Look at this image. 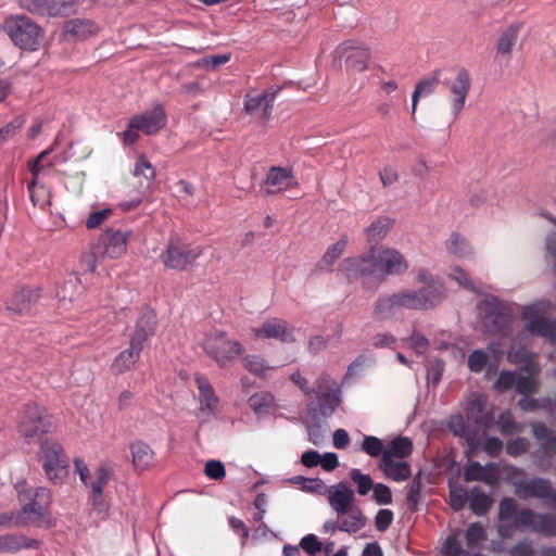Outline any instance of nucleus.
Segmentation results:
<instances>
[{"label":"nucleus","mask_w":556,"mask_h":556,"mask_svg":"<svg viewBox=\"0 0 556 556\" xmlns=\"http://www.w3.org/2000/svg\"><path fill=\"white\" fill-rule=\"evenodd\" d=\"M501 430L505 433H513L519 430V427L513 424L509 414H503L498 420Z\"/></svg>","instance_id":"64"},{"label":"nucleus","mask_w":556,"mask_h":556,"mask_svg":"<svg viewBox=\"0 0 556 556\" xmlns=\"http://www.w3.org/2000/svg\"><path fill=\"white\" fill-rule=\"evenodd\" d=\"M147 323L142 327L143 318L138 323V330L131 339L129 346L122 351L112 363V370L116 374H123L134 367L142 350L143 341L154 331L155 318L153 314H148Z\"/></svg>","instance_id":"8"},{"label":"nucleus","mask_w":556,"mask_h":556,"mask_svg":"<svg viewBox=\"0 0 556 556\" xmlns=\"http://www.w3.org/2000/svg\"><path fill=\"white\" fill-rule=\"evenodd\" d=\"M484 540V532L480 525H471L466 532V541L469 546H476Z\"/></svg>","instance_id":"49"},{"label":"nucleus","mask_w":556,"mask_h":556,"mask_svg":"<svg viewBox=\"0 0 556 556\" xmlns=\"http://www.w3.org/2000/svg\"><path fill=\"white\" fill-rule=\"evenodd\" d=\"M341 269L349 277L369 278L380 276L402 275L408 269L405 256L394 248L381 245L371 248L367 253L348 257L341 264Z\"/></svg>","instance_id":"1"},{"label":"nucleus","mask_w":556,"mask_h":556,"mask_svg":"<svg viewBox=\"0 0 556 556\" xmlns=\"http://www.w3.org/2000/svg\"><path fill=\"white\" fill-rule=\"evenodd\" d=\"M300 546L309 555H314L321 551L323 545L316 535L308 534L301 540Z\"/></svg>","instance_id":"51"},{"label":"nucleus","mask_w":556,"mask_h":556,"mask_svg":"<svg viewBox=\"0 0 556 556\" xmlns=\"http://www.w3.org/2000/svg\"><path fill=\"white\" fill-rule=\"evenodd\" d=\"M533 370L534 367L531 365L528 368V375L520 377H517L515 374L509 371L502 372L496 382V389L506 390L515 388L517 391L521 393L532 392L535 388V380L532 376Z\"/></svg>","instance_id":"19"},{"label":"nucleus","mask_w":556,"mask_h":556,"mask_svg":"<svg viewBox=\"0 0 556 556\" xmlns=\"http://www.w3.org/2000/svg\"><path fill=\"white\" fill-rule=\"evenodd\" d=\"M197 386L201 409H213L217 403V399L210 383L203 378H198Z\"/></svg>","instance_id":"34"},{"label":"nucleus","mask_w":556,"mask_h":556,"mask_svg":"<svg viewBox=\"0 0 556 556\" xmlns=\"http://www.w3.org/2000/svg\"><path fill=\"white\" fill-rule=\"evenodd\" d=\"M243 366L253 375L260 377H266L269 372L274 370L273 366H269L265 359L255 356L248 355L243 358Z\"/></svg>","instance_id":"35"},{"label":"nucleus","mask_w":556,"mask_h":556,"mask_svg":"<svg viewBox=\"0 0 556 556\" xmlns=\"http://www.w3.org/2000/svg\"><path fill=\"white\" fill-rule=\"evenodd\" d=\"M253 337L256 340L266 341L278 337V324L276 319L267 320L252 329Z\"/></svg>","instance_id":"37"},{"label":"nucleus","mask_w":556,"mask_h":556,"mask_svg":"<svg viewBox=\"0 0 556 556\" xmlns=\"http://www.w3.org/2000/svg\"><path fill=\"white\" fill-rule=\"evenodd\" d=\"M437 303L434 291L430 288L420 290H401L391 295L382 298L376 305V313L382 317L401 309H420L432 306Z\"/></svg>","instance_id":"4"},{"label":"nucleus","mask_w":556,"mask_h":556,"mask_svg":"<svg viewBox=\"0 0 556 556\" xmlns=\"http://www.w3.org/2000/svg\"><path fill=\"white\" fill-rule=\"evenodd\" d=\"M76 469L80 480L90 488L91 491H102L103 486L108 484L111 472L103 466H98L90 470L81 462H76Z\"/></svg>","instance_id":"18"},{"label":"nucleus","mask_w":556,"mask_h":556,"mask_svg":"<svg viewBox=\"0 0 556 556\" xmlns=\"http://www.w3.org/2000/svg\"><path fill=\"white\" fill-rule=\"evenodd\" d=\"M320 454L316 451H307L302 454L301 463L308 468L319 465Z\"/></svg>","instance_id":"63"},{"label":"nucleus","mask_w":556,"mask_h":556,"mask_svg":"<svg viewBox=\"0 0 556 556\" xmlns=\"http://www.w3.org/2000/svg\"><path fill=\"white\" fill-rule=\"evenodd\" d=\"M465 479L468 481H486L489 479V470L479 463H471L465 469Z\"/></svg>","instance_id":"43"},{"label":"nucleus","mask_w":556,"mask_h":556,"mask_svg":"<svg viewBox=\"0 0 556 556\" xmlns=\"http://www.w3.org/2000/svg\"><path fill=\"white\" fill-rule=\"evenodd\" d=\"M521 26L520 23H513L502 31L496 45L498 53L509 54L511 52Z\"/></svg>","instance_id":"31"},{"label":"nucleus","mask_w":556,"mask_h":556,"mask_svg":"<svg viewBox=\"0 0 556 556\" xmlns=\"http://www.w3.org/2000/svg\"><path fill=\"white\" fill-rule=\"evenodd\" d=\"M278 184V169L276 167H271L268 172L266 179L261 186V190L265 194H275L276 186Z\"/></svg>","instance_id":"50"},{"label":"nucleus","mask_w":556,"mask_h":556,"mask_svg":"<svg viewBox=\"0 0 556 556\" xmlns=\"http://www.w3.org/2000/svg\"><path fill=\"white\" fill-rule=\"evenodd\" d=\"M362 448L370 456H378L382 452V442L376 437H365Z\"/></svg>","instance_id":"48"},{"label":"nucleus","mask_w":556,"mask_h":556,"mask_svg":"<svg viewBox=\"0 0 556 556\" xmlns=\"http://www.w3.org/2000/svg\"><path fill=\"white\" fill-rule=\"evenodd\" d=\"M346 517L342 519L339 529L345 532H356L365 525V517L358 508L351 507L345 511Z\"/></svg>","instance_id":"33"},{"label":"nucleus","mask_w":556,"mask_h":556,"mask_svg":"<svg viewBox=\"0 0 556 556\" xmlns=\"http://www.w3.org/2000/svg\"><path fill=\"white\" fill-rule=\"evenodd\" d=\"M278 96V86H270L261 93L248 92L243 97V110L252 117L266 123L270 119L276 97Z\"/></svg>","instance_id":"12"},{"label":"nucleus","mask_w":556,"mask_h":556,"mask_svg":"<svg viewBox=\"0 0 556 556\" xmlns=\"http://www.w3.org/2000/svg\"><path fill=\"white\" fill-rule=\"evenodd\" d=\"M320 467L326 471H332L339 466V459L337 454L332 452L325 453L320 455Z\"/></svg>","instance_id":"57"},{"label":"nucleus","mask_w":556,"mask_h":556,"mask_svg":"<svg viewBox=\"0 0 556 556\" xmlns=\"http://www.w3.org/2000/svg\"><path fill=\"white\" fill-rule=\"evenodd\" d=\"M280 192H289L290 197H295L300 192L299 182L291 169L280 168Z\"/></svg>","instance_id":"39"},{"label":"nucleus","mask_w":556,"mask_h":556,"mask_svg":"<svg viewBox=\"0 0 556 556\" xmlns=\"http://www.w3.org/2000/svg\"><path fill=\"white\" fill-rule=\"evenodd\" d=\"M28 118L26 114L16 115L13 119L8 122L0 128V139H7V137H15L20 130L24 127Z\"/></svg>","instance_id":"38"},{"label":"nucleus","mask_w":556,"mask_h":556,"mask_svg":"<svg viewBox=\"0 0 556 556\" xmlns=\"http://www.w3.org/2000/svg\"><path fill=\"white\" fill-rule=\"evenodd\" d=\"M30 201L34 206L46 208L51 205L52 193L43 184L34 177L28 185Z\"/></svg>","instance_id":"28"},{"label":"nucleus","mask_w":556,"mask_h":556,"mask_svg":"<svg viewBox=\"0 0 556 556\" xmlns=\"http://www.w3.org/2000/svg\"><path fill=\"white\" fill-rule=\"evenodd\" d=\"M332 443L336 448H345L350 444L349 433L344 429H337L332 435Z\"/></svg>","instance_id":"60"},{"label":"nucleus","mask_w":556,"mask_h":556,"mask_svg":"<svg viewBox=\"0 0 556 556\" xmlns=\"http://www.w3.org/2000/svg\"><path fill=\"white\" fill-rule=\"evenodd\" d=\"M446 251L459 258H470L475 250L469 241L462 235L453 232L444 243Z\"/></svg>","instance_id":"25"},{"label":"nucleus","mask_w":556,"mask_h":556,"mask_svg":"<svg viewBox=\"0 0 556 556\" xmlns=\"http://www.w3.org/2000/svg\"><path fill=\"white\" fill-rule=\"evenodd\" d=\"M18 3L30 13L49 16H68L75 11V3L66 0H18Z\"/></svg>","instance_id":"15"},{"label":"nucleus","mask_w":556,"mask_h":556,"mask_svg":"<svg viewBox=\"0 0 556 556\" xmlns=\"http://www.w3.org/2000/svg\"><path fill=\"white\" fill-rule=\"evenodd\" d=\"M289 379L291 380V382L293 384L299 387V389L304 394H309L311 393V389L308 387V381H307V379L304 377V375L300 370H295L292 374H290Z\"/></svg>","instance_id":"58"},{"label":"nucleus","mask_w":556,"mask_h":556,"mask_svg":"<svg viewBox=\"0 0 556 556\" xmlns=\"http://www.w3.org/2000/svg\"><path fill=\"white\" fill-rule=\"evenodd\" d=\"M100 30L101 26L93 20L74 17L63 23L61 37L67 41H86L96 37Z\"/></svg>","instance_id":"14"},{"label":"nucleus","mask_w":556,"mask_h":556,"mask_svg":"<svg viewBox=\"0 0 556 556\" xmlns=\"http://www.w3.org/2000/svg\"><path fill=\"white\" fill-rule=\"evenodd\" d=\"M393 226V220L388 217H381L376 220H374L367 228H366V236L368 241L378 242L382 240L390 228Z\"/></svg>","instance_id":"32"},{"label":"nucleus","mask_w":556,"mask_h":556,"mask_svg":"<svg viewBox=\"0 0 556 556\" xmlns=\"http://www.w3.org/2000/svg\"><path fill=\"white\" fill-rule=\"evenodd\" d=\"M440 70H434L430 75L419 79L412 93V114L415 113L420 98L428 97L435 91L440 81Z\"/></svg>","instance_id":"23"},{"label":"nucleus","mask_w":556,"mask_h":556,"mask_svg":"<svg viewBox=\"0 0 556 556\" xmlns=\"http://www.w3.org/2000/svg\"><path fill=\"white\" fill-rule=\"evenodd\" d=\"M155 176L151 162L142 155L138 156L130 175L124 177L121 182L118 202L121 210L127 212L137 208L152 187Z\"/></svg>","instance_id":"2"},{"label":"nucleus","mask_w":556,"mask_h":556,"mask_svg":"<svg viewBox=\"0 0 556 556\" xmlns=\"http://www.w3.org/2000/svg\"><path fill=\"white\" fill-rule=\"evenodd\" d=\"M327 494L329 505L338 515H342L353 507L354 493L346 483L341 482L331 486Z\"/></svg>","instance_id":"20"},{"label":"nucleus","mask_w":556,"mask_h":556,"mask_svg":"<svg viewBox=\"0 0 556 556\" xmlns=\"http://www.w3.org/2000/svg\"><path fill=\"white\" fill-rule=\"evenodd\" d=\"M14 46L24 51L34 52L40 47V38L43 35L42 28L30 17L22 14H11L3 24Z\"/></svg>","instance_id":"6"},{"label":"nucleus","mask_w":556,"mask_h":556,"mask_svg":"<svg viewBox=\"0 0 556 556\" xmlns=\"http://www.w3.org/2000/svg\"><path fill=\"white\" fill-rule=\"evenodd\" d=\"M525 316L529 319L528 328L532 332L541 334L549 340H555L556 325L542 316H538L534 306L527 307L525 309Z\"/></svg>","instance_id":"24"},{"label":"nucleus","mask_w":556,"mask_h":556,"mask_svg":"<svg viewBox=\"0 0 556 556\" xmlns=\"http://www.w3.org/2000/svg\"><path fill=\"white\" fill-rule=\"evenodd\" d=\"M374 497L378 504H389L391 503V491L384 484H377L374 486Z\"/></svg>","instance_id":"56"},{"label":"nucleus","mask_w":556,"mask_h":556,"mask_svg":"<svg viewBox=\"0 0 556 556\" xmlns=\"http://www.w3.org/2000/svg\"><path fill=\"white\" fill-rule=\"evenodd\" d=\"M41 462L49 480L54 483L62 482L68 473V460L61 445L54 441L46 440L41 443Z\"/></svg>","instance_id":"10"},{"label":"nucleus","mask_w":556,"mask_h":556,"mask_svg":"<svg viewBox=\"0 0 556 556\" xmlns=\"http://www.w3.org/2000/svg\"><path fill=\"white\" fill-rule=\"evenodd\" d=\"M129 237L128 231L113 228L104 230L81 254V264L88 271L93 273L101 262L122 258L127 253Z\"/></svg>","instance_id":"3"},{"label":"nucleus","mask_w":556,"mask_h":556,"mask_svg":"<svg viewBox=\"0 0 556 556\" xmlns=\"http://www.w3.org/2000/svg\"><path fill=\"white\" fill-rule=\"evenodd\" d=\"M131 463L137 471H144L154 465L155 453L152 447L140 440L130 444Z\"/></svg>","instance_id":"22"},{"label":"nucleus","mask_w":556,"mask_h":556,"mask_svg":"<svg viewBox=\"0 0 556 556\" xmlns=\"http://www.w3.org/2000/svg\"><path fill=\"white\" fill-rule=\"evenodd\" d=\"M348 243V237L343 236L338 241L329 245L320 261L317 263V268L321 271L329 270L331 266L341 257Z\"/></svg>","instance_id":"26"},{"label":"nucleus","mask_w":556,"mask_h":556,"mask_svg":"<svg viewBox=\"0 0 556 556\" xmlns=\"http://www.w3.org/2000/svg\"><path fill=\"white\" fill-rule=\"evenodd\" d=\"M549 486L544 480H534L529 485V492L535 496H546Z\"/></svg>","instance_id":"61"},{"label":"nucleus","mask_w":556,"mask_h":556,"mask_svg":"<svg viewBox=\"0 0 556 556\" xmlns=\"http://www.w3.org/2000/svg\"><path fill=\"white\" fill-rule=\"evenodd\" d=\"M201 346L222 368L230 366L244 353V346L240 341L217 330L207 333L203 338Z\"/></svg>","instance_id":"7"},{"label":"nucleus","mask_w":556,"mask_h":556,"mask_svg":"<svg viewBox=\"0 0 556 556\" xmlns=\"http://www.w3.org/2000/svg\"><path fill=\"white\" fill-rule=\"evenodd\" d=\"M52 427L51 419L46 409L33 405L28 406L21 421V433L26 439H36L48 432Z\"/></svg>","instance_id":"13"},{"label":"nucleus","mask_w":556,"mask_h":556,"mask_svg":"<svg viewBox=\"0 0 556 556\" xmlns=\"http://www.w3.org/2000/svg\"><path fill=\"white\" fill-rule=\"evenodd\" d=\"M466 500V494L462 489H453L451 491V505L455 510L462 509Z\"/></svg>","instance_id":"62"},{"label":"nucleus","mask_w":556,"mask_h":556,"mask_svg":"<svg viewBox=\"0 0 556 556\" xmlns=\"http://www.w3.org/2000/svg\"><path fill=\"white\" fill-rule=\"evenodd\" d=\"M334 53L344 60L348 71L363 73L369 68L370 48L357 39L344 40L336 48Z\"/></svg>","instance_id":"11"},{"label":"nucleus","mask_w":556,"mask_h":556,"mask_svg":"<svg viewBox=\"0 0 556 556\" xmlns=\"http://www.w3.org/2000/svg\"><path fill=\"white\" fill-rule=\"evenodd\" d=\"M320 414L330 416L340 403L336 381L329 376H321L316 381Z\"/></svg>","instance_id":"16"},{"label":"nucleus","mask_w":556,"mask_h":556,"mask_svg":"<svg viewBox=\"0 0 556 556\" xmlns=\"http://www.w3.org/2000/svg\"><path fill=\"white\" fill-rule=\"evenodd\" d=\"M46 514V509L36 503H30L23 507L22 510L11 514L2 515L0 517V525L2 526H25L29 523H38Z\"/></svg>","instance_id":"17"},{"label":"nucleus","mask_w":556,"mask_h":556,"mask_svg":"<svg viewBox=\"0 0 556 556\" xmlns=\"http://www.w3.org/2000/svg\"><path fill=\"white\" fill-rule=\"evenodd\" d=\"M450 278L457 281L460 286L472 289L473 285L468 274L460 267H454L448 274Z\"/></svg>","instance_id":"53"},{"label":"nucleus","mask_w":556,"mask_h":556,"mask_svg":"<svg viewBox=\"0 0 556 556\" xmlns=\"http://www.w3.org/2000/svg\"><path fill=\"white\" fill-rule=\"evenodd\" d=\"M168 122L167 112L160 100H155L150 109L134 114L122 131V139H140V134L154 136L165 128Z\"/></svg>","instance_id":"5"},{"label":"nucleus","mask_w":556,"mask_h":556,"mask_svg":"<svg viewBox=\"0 0 556 556\" xmlns=\"http://www.w3.org/2000/svg\"><path fill=\"white\" fill-rule=\"evenodd\" d=\"M485 404V400L482 396H476L470 403L467 408V415L469 419L475 420L478 422L479 420V414L483 412Z\"/></svg>","instance_id":"52"},{"label":"nucleus","mask_w":556,"mask_h":556,"mask_svg":"<svg viewBox=\"0 0 556 556\" xmlns=\"http://www.w3.org/2000/svg\"><path fill=\"white\" fill-rule=\"evenodd\" d=\"M381 468L389 478L395 481L406 480L410 476V469L407 463L402 459L397 460L382 457Z\"/></svg>","instance_id":"27"},{"label":"nucleus","mask_w":556,"mask_h":556,"mask_svg":"<svg viewBox=\"0 0 556 556\" xmlns=\"http://www.w3.org/2000/svg\"><path fill=\"white\" fill-rule=\"evenodd\" d=\"M231 52L208 54L191 62L189 65L193 68H204L205 71L214 72L227 64L231 60Z\"/></svg>","instance_id":"29"},{"label":"nucleus","mask_w":556,"mask_h":556,"mask_svg":"<svg viewBox=\"0 0 556 556\" xmlns=\"http://www.w3.org/2000/svg\"><path fill=\"white\" fill-rule=\"evenodd\" d=\"M491 504V500L484 494H477L470 501L471 509L478 515L486 513Z\"/></svg>","instance_id":"47"},{"label":"nucleus","mask_w":556,"mask_h":556,"mask_svg":"<svg viewBox=\"0 0 556 556\" xmlns=\"http://www.w3.org/2000/svg\"><path fill=\"white\" fill-rule=\"evenodd\" d=\"M90 502L93 509L98 513H105L108 510V503L102 491H91Z\"/></svg>","instance_id":"59"},{"label":"nucleus","mask_w":556,"mask_h":556,"mask_svg":"<svg viewBox=\"0 0 556 556\" xmlns=\"http://www.w3.org/2000/svg\"><path fill=\"white\" fill-rule=\"evenodd\" d=\"M274 403V396L268 393H256L250 397L249 404L256 413H262L266 407Z\"/></svg>","instance_id":"45"},{"label":"nucleus","mask_w":556,"mask_h":556,"mask_svg":"<svg viewBox=\"0 0 556 556\" xmlns=\"http://www.w3.org/2000/svg\"><path fill=\"white\" fill-rule=\"evenodd\" d=\"M445 556H459L462 554V545L456 535H451L443 547Z\"/></svg>","instance_id":"54"},{"label":"nucleus","mask_w":556,"mask_h":556,"mask_svg":"<svg viewBox=\"0 0 556 556\" xmlns=\"http://www.w3.org/2000/svg\"><path fill=\"white\" fill-rule=\"evenodd\" d=\"M204 472L210 479L219 480L225 477V466L219 460H208L205 464Z\"/></svg>","instance_id":"46"},{"label":"nucleus","mask_w":556,"mask_h":556,"mask_svg":"<svg viewBox=\"0 0 556 556\" xmlns=\"http://www.w3.org/2000/svg\"><path fill=\"white\" fill-rule=\"evenodd\" d=\"M448 428L454 434L466 438L471 447L480 444L476 437L469 433L463 417L453 416L448 421Z\"/></svg>","instance_id":"36"},{"label":"nucleus","mask_w":556,"mask_h":556,"mask_svg":"<svg viewBox=\"0 0 556 556\" xmlns=\"http://www.w3.org/2000/svg\"><path fill=\"white\" fill-rule=\"evenodd\" d=\"M470 74L466 68L462 67L460 70H458L455 81L451 87L452 93L455 94V98L453 100V112L455 114H458L459 112L463 111L466 98L470 90Z\"/></svg>","instance_id":"21"},{"label":"nucleus","mask_w":556,"mask_h":556,"mask_svg":"<svg viewBox=\"0 0 556 556\" xmlns=\"http://www.w3.org/2000/svg\"><path fill=\"white\" fill-rule=\"evenodd\" d=\"M294 481L301 482L303 484V486H302L303 490H305L307 492L319 494V495L327 494L328 488L325 484V482L320 479H305L302 477H296L294 479Z\"/></svg>","instance_id":"41"},{"label":"nucleus","mask_w":556,"mask_h":556,"mask_svg":"<svg viewBox=\"0 0 556 556\" xmlns=\"http://www.w3.org/2000/svg\"><path fill=\"white\" fill-rule=\"evenodd\" d=\"M393 520V514L389 509H381L376 516V527L380 531H384L389 528Z\"/></svg>","instance_id":"55"},{"label":"nucleus","mask_w":556,"mask_h":556,"mask_svg":"<svg viewBox=\"0 0 556 556\" xmlns=\"http://www.w3.org/2000/svg\"><path fill=\"white\" fill-rule=\"evenodd\" d=\"M201 254L200 247L188 244L178 237H170L161 260L166 267L181 270L193 264Z\"/></svg>","instance_id":"9"},{"label":"nucleus","mask_w":556,"mask_h":556,"mask_svg":"<svg viewBox=\"0 0 556 556\" xmlns=\"http://www.w3.org/2000/svg\"><path fill=\"white\" fill-rule=\"evenodd\" d=\"M489 363V355L481 351H473L468 358V367L473 372L482 371Z\"/></svg>","instance_id":"42"},{"label":"nucleus","mask_w":556,"mask_h":556,"mask_svg":"<svg viewBox=\"0 0 556 556\" xmlns=\"http://www.w3.org/2000/svg\"><path fill=\"white\" fill-rule=\"evenodd\" d=\"M351 479L356 483L357 491L361 495H366L371 489L374 483L368 475L362 473L358 469H353L350 472Z\"/></svg>","instance_id":"40"},{"label":"nucleus","mask_w":556,"mask_h":556,"mask_svg":"<svg viewBox=\"0 0 556 556\" xmlns=\"http://www.w3.org/2000/svg\"><path fill=\"white\" fill-rule=\"evenodd\" d=\"M112 215V210L109 207L94 211L89 214V216L86 219V227L88 229H94L99 226H101L105 220L110 218Z\"/></svg>","instance_id":"44"},{"label":"nucleus","mask_w":556,"mask_h":556,"mask_svg":"<svg viewBox=\"0 0 556 556\" xmlns=\"http://www.w3.org/2000/svg\"><path fill=\"white\" fill-rule=\"evenodd\" d=\"M413 443L408 438H397L390 442L382 453L383 458L403 459L412 453Z\"/></svg>","instance_id":"30"}]
</instances>
